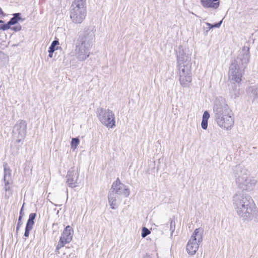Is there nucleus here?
I'll return each instance as SVG.
<instances>
[{"label": "nucleus", "instance_id": "obj_7", "mask_svg": "<svg viewBox=\"0 0 258 258\" xmlns=\"http://www.w3.org/2000/svg\"><path fill=\"white\" fill-rule=\"evenodd\" d=\"M27 123L25 120H19L14 125L13 135L17 143L23 142L27 134Z\"/></svg>", "mask_w": 258, "mask_h": 258}, {"label": "nucleus", "instance_id": "obj_17", "mask_svg": "<svg viewBox=\"0 0 258 258\" xmlns=\"http://www.w3.org/2000/svg\"><path fill=\"white\" fill-rule=\"evenodd\" d=\"M201 4L205 8L217 9L220 5L219 0H201Z\"/></svg>", "mask_w": 258, "mask_h": 258}, {"label": "nucleus", "instance_id": "obj_38", "mask_svg": "<svg viewBox=\"0 0 258 258\" xmlns=\"http://www.w3.org/2000/svg\"><path fill=\"white\" fill-rule=\"evenodd\" d=\"M4 56V53L0 51V62L2 61L3 57Z\"/></svg>", "mask_w": 258, "mask_h": 258}, {"label": "nucleus", "instance_id": "obj_32", "mask_svg": "<svg viewBox=\"0 0 258 258\" xmlns=\"http://www.w3.org/2000/svg\"><path fill=\"white\" fill-rule=\"evenodd\" d=\"M236 87V85H234V89L231 92L232 97L234 98L237 97L239 94V89H237Z\"/></svg>", "mask_w": 258, "mask_h": 258}, {"label": "nucleus", "instance_id": "obj_26", "mask_svg": "<svg viewBox=\"0 0 258 258\" xmlns=\"http://www.w3.org/2000/svg\"><path fill=\"white\" fill-rule=\"evenodd\" d=\"M69 242L66 241V240L64 239H62V238H61L60 237V239L57 243V245L56 246V249H55V251L57 253H59V250L62 248V247L64 246V245L67 244V243H68Z\"/></svg>", "mask_w": 258, "mask_h": 258}, {"label": "nucleus", "instance_id": "obj_15", "mask_svg": "<svg viewBox=\"0 0 258 258\" xmlns=\"http://www.w3.org/2000/svg\"><path fill=\"white\" fill-rule=\"evenodd\" d=\"M109 205L112 209H116L120 203V200L118 196L115 195L112 191H109L108 195Z\"/></svg>", "mask_w": 258, "mask_h": 258}, {"label": "nucleus", "instance_id": "obj_20", "mask_svg": "<svg viewBox=\"0 0 258 258\" xmlns=\"http://www.w3.org/2000/svg\"><path fill=\"white\" fill-rule=\"evenodd\" d=\"M210 117V114L208 111H205L203 115V118L201 123L202 127L204 130H206L208 127V120Z\"/></svg>", "mask_w": 258, "mask_h": 258}, {"label": "nucleus", "instance_id": "obj_43", "mask_svg": "<svg viewBox=\"0 0 258 258\" xmlns=\"http://www.w3.org/2000/svg\"><path fill=\"white\" fill-rule=\"evenodd\" d=\"M0 29H2V28H1V25L0 26Z\"/></svg>", "mask_w": 258, "mask_h": 258}, {"label": "nucleus", "instance_id": "obj_28", "mask_svg": "<svg viewBox=\"0 0 258 258\" xmlns=\"http://www.w3.org/2000/svg\"><path fill=\"white\" fill-rule=\"evenodd\" d=\"M79 143L80 140L78 138H73L71 141V148L74 150L76 149L79 145Z\"/></svg>", "mask_w": 258, "mask_h": 258}, {"label": "nucleus", "instance_id": "obj_21", "mask_svg": "<svg viewBox=\"0 0 258 258\" xmlns=\"http://www.w3.org/2000/svg\"><path fill=\"white\" fill-rule=\"evenodd\" d=\"M21 14L19 13H15L13 14V17L10 20V24L13 25L16 24L18 22L22 20L21 18Z\"/></svg>", "mask_w": 258, "mask_h": 258}, {"label": "nucleus", "instance_id": "obj_22", "mask_svg": "<svg viewBox=\"0 0 258 258\" xmlns=\"http://www.w3.org/2000/svg\"><path fill=\"white\" fill-rule=\"evenodd\" d=\"M36 216V213H32L30 214V215L29 216V219H28L27 224H26V226L33 228V225L34 224V220Z\"/></svg>", "mask_w": 258, "mask_h": 258}, {"label": "nucleus", "instance_id": "obj_23", "mask_svg": "<svg viewBox=\"0 0 258 258\" xmlns=\"http://www.w3.org/2000/svg\"><path fill=\"white\" fill-rule=\"evenodd\" d=\"M59 44V43L58 40L53 41L49 47V50L51 51H54L55 50L61 49L60 47L57 46Z\"/></svg>", "mask_w": 258, "mask_h": 258}, {"label": "nucleus", "instance_id": "obj_42", "mask_svg": "<svg viewBox=\"0 0 258 258\" xmlns=\"http://www.w3.org/2000/svg\"><path fill=\"white\" fill-rule=\"evenodd\" d=\"M23 207H24V205L22 206V207L21 208V210H22V211H23Z\"/></svg>", "mask_w": 258, "mask_h": 258}, {"label": "nucleus", "instance_id": "obj_2", "mask_svg": "<svg viewBox=\"0 0 258 258\" xmlns=\"http://www.w3.org/2000/svg\"><path fill=\"white\" fill-rule=\"evenodd\" d=\"M213 111L215 120L218 125L226 130H229L234 124V119L231 116V110L224 99H217L214 103Z\"/></svg>", "mask_w": 258, "mask_h": 258}, {"label": "nucleus", "instance_id": "obj_16", "mask_svg": "<svg viewBox=\"0 0 258 258\" xmlns=\"http://www.w3.org/2000/svg\"><path fill=\"white\" fill-rule=\"evenodd\" d=\"M73 233V229L68 225L65 228L60 237L64 239L66 241L70 243L72 239Z\"/></svg>", "mask_w": 258, "mask_h": 258}, {"label": "nucleus", "instance_id": "obj_4", "mask_svg": "<svg viewBox=\"0 0 258 258\" xmlns=\"http://www.w3.org/2000/svg\"><path fill=\"white\" fill-rule=\"evenodd\" d=\"M203 229L199 228L196 229L193 232L186 245V251L189 255H194L198 250L203 240Z\"/></svg>", "mask_w": 258, "mask_h": 258}, {"label": "nucleus", "instance_id": "obj_30", "mask_svg": "<svg viewBox=\"0 0 258 258\" xmlns=\"http://www.w3.org/2000/svg\"><path fill=\"white\" fill-rule=\"evenodd\" d=\"M222 23V20L220 21L219 22L214 24H211L210 23H207L206 25L209 26V29H212L213 28H219L220 26L221 25V24Z\"/></svg>", "mask_w": 258, "mask_h": 258}, {"label": "nucleus", "instance_id": "obj_33", "mask_svg": "<svg viewBox=\"0 0 258 258\" xmlns=\"http://www.w3.org/2000/svg\"><path fill=\"white\" fill-rule=\"evenodd\" d=\"M11 25H12V24H10V21L6 24L1 25V28L3 30H6L9 29L10 28Z\"/></svg>", "mask_w": 258, "mask_h": 258}, {"label": "nucleus", "instance_id": "obj_18", "mask_svg": "<svg viewBox=\"0 0 258 258\" xmlns=\"http://www.w3.org/2000/svg\"><path fill=\"white\" fill-rule=\"evenodd\" d=\"M4 180L12 181V171L7 164L4 165Z\"/></svg>", "mask_w": 258, "mask_h": 258}, {"label": "nucleus", "instance_id": "obj_24", "mask_svg": "<svg viewBox=\"0 0 258 258\" xmlns=\"http://www.w3.org/2000/svg\"><path fill=\"white\" fill-rule=\"evenodd\" d=\"M248 90L252 94L254 99L258 98V85L250 87Z\"/></svg>", "mask_w": 258, "mask_h": 258}, {"label": "nucleus", "instance_id": "obj_10", "mask_svg": "<svg viewBox=\"0 0 258 258\" xmlns=\"http://www.w3.org/2000/svg\"><path fill=\"white\" fill-rule=\"evenodd\" d=\"M249 48L248 47L244 46L238 52V55L236 59L234 61L241 68L244 69L249 60L250 54L249 52Z\"/></svg>", "mask_w": 258, "mask_h": 258}, {"label": "nucleus", "instance_id": "obj_19", "mask_svg": "<svg viewBox=\"0 0 258 258\" xmlns=\"http://www.w3.org/2000/svg\"><path fill=\"white\" fill-rule=\"evenodd\" d=\"M5 182L4 189L6 191L5 196L9 198L12 195V190L11 189L10 184L12 183V181L4 180Z\"/></svg>", "mask_w": 258, "mask_h": 258}, {"label": "nucleus", "instance_id": "obj_29", "mask_svg": "<svg viewBox=\"0 0 258 258\" xmlns=\"http://www.w3.org/2000/svg\"><path fill=\"white\" fill-rule=\"evenodd\" d=\"M176 222L175 219H173L170 222V230L171 231V236L173 235V233L174 232L175 229Z\"/></svg>", "mask_w": 258, "mask_h": 258}, {"label": "nucleus", "instance_id": "obj_1", "mask_svg": "<svg viewBox=\"0 0 258 258\" xmlns=\"http://www.w3.org/2000/svg\"><path fill=\"white\" fill-rule=\"evenodd\" d=\"M232 203L236 213L242 220L258 222V209L249 195L237 192L232 197Z\"/></svg>", "mask_w": 258, "mask_h": 258}, {"label": "nucleus", "instance_id": "obj_39", "mask_svg": "<svg viewBox=\"0 0 258 258\" xmlns=\"http://www.w3.org/2000/svg\"><path fill=\"white\" fill-rule=\"evenodd\" d=\"M23 211H22V210L20 211V216H21V219H22V217H23Z\"/></svg>", "mask_w": 258, "mask_h": 258}, {"label": "nucleus", "instance_id": "obj_5", "mask_svg": "<svg viewBox=\"0 0 258 258\" xmlns=\"http://www.w3.org/2000/svg\"><path fill=\"white\" fill-rule=\"evenodd\" d=\"M95 31L94 26L85 28L80 33L77 43L92 48L95 40Z\"/></svg>", "mask_w": 258, "mask_h": 258}, {"label": "nucleus", "instance_id": "obj_9", "mask_svg": "<svg viewBox=\"0 0 258 258\" xmlns=\"http://www.w3.org/2000/svg\"><path fill=\"white\" fill-rule=\"evenodd\" d=\"M179 81L183 87L188 86L191 81V66L190 64L183 65L179 68Z\"/></svg>", "mask_w": 258, "mask_h": 258}, {"label": "nucleus", "instance_id": "obj_8", "mask_svg": "<svg viewBox=\"0 0 258 258\" xmlns=\"http://www.w3.org/2000/svg\"><path fill=\"white\" fill-rule=\"evenodd\" d=\"M86 16V7L71 6L70 17L74 23H81Z\"/></svg>", "mask_w": 258, "mask_h": 258}, {"label": "nucleus", "instance_id": "obj_25", "mask_svg": "<svg viewBox=\"0 0 258 258\" xmlns=\"http://www.w3.org/2000/svg\"><path fill=\"white\" fill-rule=\"evenodd\" d=\"M69 242L66 241V240L64 239H62V238H61L60 237V239L57 243V245L56 246V249H55V251L57 253H59V250L62 248V247L64 246V245L67 244V243H68Z\"/></svg>", "mask_w": 258, "mask_h": 258}, {"label": "nucleus", "instance_id": "obj_35", "mask_svg": "<svg viewBox=\"0 0 258 258\" xmlns=\"http://www.w3.org/2000/svg\"><path fill=\"white\" fill-rule=\"evenodd\" d=\"M22 219L21 216H19L18 219V222L17 223V227H16V231H18L20 228V227L22 226Z\"/></svg>", "mask_w": 258, "mask_h": 258}, {"label": "nucleus", "instance_id": "obj_12", "mask_svg": "<svg viewBox=\"0 0 258 258\" xmlns=\"http://www.w3.org/2000/svg\"><path fill=\"white\" fill-rule=\"evenodd\" d=\"M91 48L76 43L75 47V55L79 61L86 60L90 54Z\"/></svg>", "mask_w": 258, "mask_h": 258}, {"label": "nucleus", "instance_id": "obj_6", "mask_svg": "<svg viewBox=\"0 0 258 258\" xmlns=\"http://www.w3.org/2000/svg\"><path fill=\"white\" fill-rule=\"evenodd\" d=\"M97 116L101 123L107 127L112 128L115 126L114 114L110 109L98 108Z\"/></svg>", "mask_w": 258, "mask_h": 258}, {"label": "nucleus", "instance_id": "obj_14", "mask_svg": "<svg viewBox=\"0 0 258 258\" xmlns=\"http://www.w3.org/2000/svg\"><path fill=\"white\" fill-rule=\"evenodd\" d=\"M79 176L78 170L75 167L71 168L67 173V183L68 186L71 188H74L79 185Z\"/></svg>", "mask_w": 258, "mask_h": 258}, {"label": "nucleus", "instance_id": "obj_40", "mask_svg": "<svg viewBox=\"0 0 258 258\" xmlns=\"http://www.w3.org/2000/svg\"><path fill=\"white\" fill-rule=\"evenodd\" d=\"M2 13H3V11L1 9V8H0V14H2Z\"/></svg>", "mask_w": 258, "mask_h": 258}, {"label": "nucleus", "instance_id": "obj_34", "mask_svg": "<svg viewBox=\"0 0 258 258\" xmlns=\"http://www.w3.org/2000/svg\"><path fill=\"white\" fill-rule=\"evenodd\" d=\"M32 228H33L31 227H29V226H26L25 231V233H24L25 237H28L29 236V232H30V230H32Z\"/></svg>", "mask_w": 258, "mask_h": 258}, {"label": "nucleus", "instance_id": "obj_41", "mask_svg": "<svg viewBox=\"0 0 258 258\" xmlns=\"http://www.w3.org/2000/svg\"><path fill=\"white\" fill-rule=\"evenodd\" d=\"M4 21L3 20H0V23H3Z\"/></svg>", "mask_w": 258, "mask_h": 258}, {"label": "nucleus", "instance_id": "obj_37", "mask_svg": "<svg viewBox=\"0 0 258 258\" xmlns=\"http://www.w3.org/2000/svg\"><path fill=\"white\" fill-rule=\"evenodd\" d=\"M54 51H50V50H48V53H49V54H48V56L50 58H52V56H53V53Z\"/></svg>", "mask_w": 258, "mask_h": 258}, {"label": "nucleus", "instance_id": "obj_3", "mask_svg": "<svg viewBox=\"0 0 258 258\" xmlns=\"http://www.w3.org/2000/svg\"><path fill=\"white\" fill-rule=\"evenodd\" d=\"M233 173L237 187L244 191L250 192L253 190L257 180L251 175L250 171L243 165L238 164L233 168Z\"/></svg>", "mask_w": 258, "mask_h": 258}, {"label": "nucleus", "instance_id": "obj_27", "mask_svg": "<svg viewBox=\"0 0 258 258\" xmlns=\"http://www.w3.org/2000/svg\"><path fill=\"white\" fill-rule=\"evenodd\" d=\"M86 0H75L72 6L86 7Z\"/></svg>", "mask_w": 258, "mask_h": 258}, {"label": "nucleus", "instance_id": "obj_13", "mask_svg": "<svg viewBox=\"0 0 258 258\" xmlns=\"http://www.w3.org/2000/svg\"><path fill=\"white\" fill-rule=\"evenodd\" d=\"M241 66H239L236 62H233L229 67V76L231 79L235 82L239 83L241 80L242 74L241 69Z\"/></svg>", "mask_w": 258, "mask_h": 258}, {"label": "nucleus", "instance_id": "obj_11", "mask_svg": "<svg viewBox=\"0 0 258 258\" xmlns=\"http://www.w3.org/2000/svg\"><path fill=\"white\" fill-rule=\"evenodd\" d=\"M109 190L118 196L122 195L124 197H127L130 194V189L120 182L118 178L112 183Z\"/></svg>", "mask_w": 258, "mask_h": 258}, {"label": "nucleus", "instance_id": "obj_36", "mask_svg": "<svg viewBox=\"0 0 258 258\" xmlns=\"http://www.w3.org/2000/svg\"><path fill=\"white\" fill-rule=\"evenodd\" d=\"M12 29L15 31H19L21 29V26L20 25L14 26L12 28Z\"/></svg>", "mask_w": 258, "mask_h": 258}, {"label": "nucleus", "instance_id": "obj_31", "mask_svg": "<svg viewBox=\"0 0 258 258\" xmlns=\"http://www.w3.org/2000/svg\"><path fill=\"white\" fill-rule=\"evenodd\" d=\"M150 233V231L146 227H144L142 230V237L145 238Z\"/></svg>", "mask_w": 258, "mask_h": 258}]
</instances>
